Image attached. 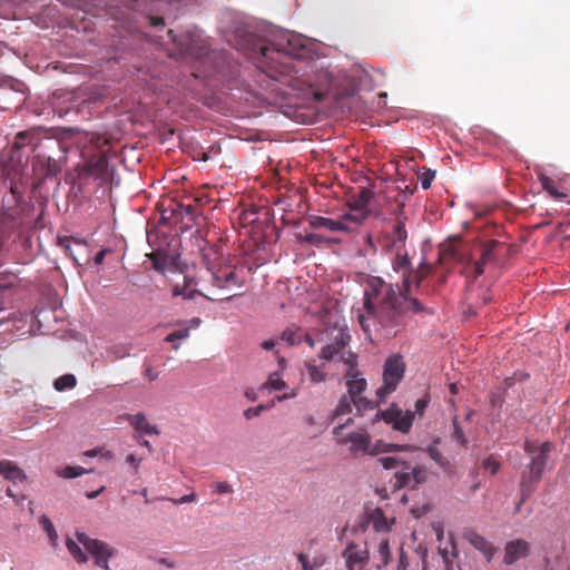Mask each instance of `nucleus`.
<instances>
[{
    "label": "nucleus",
    "instance_id": "1",
    "mask_svg": "<svg viewBox=\"0 0 570 570\" xmlns=\"http://www.w3.org/2000/svg\"><path fill=\"white\" fill-rule=\"evenodd\" d=\"M410 258L397 253L393 269L402 272L403 287L385 282L381 277L367 279L364 289L363 308L358 312V323L371 341L391 340L402 333L410 318L424 312L423 304L410 296L412 269Z\"/></svg>",
    "mask_w": 570,
    "mask_h": 570
},
{
    "label": "nucleus",
    "instance_id": "2",
    "mask_svg": "<svg viewBox=\"0 0 570 570\" xmlns=\"http://www.w3.org/2000/svg\"><path fill=\"white\" fill-rule=\"evenodd\" d=\"M304 50L305 47L296 35L282 31L275 35L274 40L269 43H254L250 57L257 60L259 68L269 72L271 77H275L274 71L283 73V68L287 66L286 62L281 61L282 57L299 58Z\"/></svg>",
    "mask_w": 570,
    "mask_h": 570
},
{
    "label": "nucleus",
    "instance_id": "3",
    "mask_svg": "<svg viewBox=\"0 0 570 570\" xmlns=\"http://www.w3.org/2000/svg\"><path fill=\"white\" fill-rule=\"evenodd\" d=\"M202 257L207 269V278L203 279L212 287L222 291L244 285V279L237 276L235 266L226 262L218 247L210 246L204 249Z\"/></svg>",
    "mask_w": 570,
    "mask_h": 570
},
{
    "label": "nucleus",
    "instance_id": "4",
    "mask_svg": "<svg viewBox=\"0 0 570 570\" xmlns=\"http://www.w3.org/2000/svg\"><path fill=\"white\" fill-rule=\"evenodd\" d=\"M90 145L97 151L90 154L89 149L82 150V163L77 165L76 171L80 180H108V157L107 150L104 149L108 145V139L99 135L90 138Z\"/></svg>",
    "mask_w": 570,
    "mask_h": 570
},
{
    "label": "nucleus",
    "instance_id": "5",
    "mask_svg": "<svg viewBox=\"0 0 570 570\" xmlns=\"http://www.w3.org/2000/svg\"><path fill=\"white\" fill-rule=\"evenodd\" d=\"M553 445L550 442H544L540 445L527 441L524 443V451L530 456L531 461L528 465L529 471L524 472L520 482V492L522 494V502L533 493L537 484L542 478L548 455L552 451Z\"/></svg>",
    "mask_w": 570,
    "mask_h": 570
},
{
    "label": "nucleus",
    "instance_id": "6",
    "mask_svg": "<svg viewBox=\"0 0 570 570\" xmlns=\"http://www.w3.org/2000/svg\"><path fill=\"white\" fill-rule=\"evenodd\" d=\"M379 462L385 470H395L394 489L397 490H414L417 487L426 483L430 476V471L425 465H411L407 461L400 456H383L379 459Z\"/></svg>",
    "mask_w": 570,
    "mask_h": 570
},
{
    "label": "nucleus",
    "instance_id": "7",
    "mask_svg": "<svg viewBox=\"0 0 570 570\" xmlns=\"http://www.w3.org/2000/svg\"><path fill=\"white\" fill-rule=\"evenodd\" d=\"M351 342V335L340 331L334 342L322 347L318 357L325 362L338 361L344 363L347 368L357 365V356L347 347Z\"/></svg>",
    "mask_w": 570,
    "mask_h": 570
},
{
    "label": "nucleus",
    "instance_id": "8",
    "mask_svg": "<svg viewBox=\"0 0 570 570\" xmlns=\"http://www.w3.org/2000/svg\"><path fill=\"white\" fill-rule=\"evenodd\" d=\"M353 422V419H347L344 424H340L333 430V435L336 442L341 445L350 444L351 454L364 455L371 451V435L364 430L360 429L350 433H344L345 428Z\"/></svg>",
    "mask_w": 570,
    "mask_h": 570
},
{
    "label": "nucleus",
    "instance_id": "9",
    "mask_svg": "<svg viewBox=\"0 0 570 570\" xmlns=\"http://www.w3.org/2000/svg\"><path fill=\"white\" fill-rule=\"evenodd\" d=\"M76 538L80 544L91 554L95 564L102 570H110L109 559L116 554V549L107 542L92 539L82 531H76Z\"/></svg>",
    "mask_w": 570,
    "mask_h": 570
},
{
    "label": "nucleus",
    "instance_id": "10",
    "mask_svg": "<svg viewBox=\"0 0 570 570\" xmlns=\"http://www.w3.org/2000/svg\"><path fill=\"white\" fill-rule=\"evenodd\" d=\"M405 364L400 355L390 356L384 364L383 385L377 389L376 394L384 399L396 390L397 384L404 376Z\"/></svg>",
    "mask_w": 570,
    "mask_h": 570
},
{
    "label": "nucleus",
    "instance_id": "11",
    "mask_svg": "<svg viewBox=\"0 0 570 570\" xmlns=\"http://www.w3.org/2000/svg\"><path fill=\"white\" fill-rule=\"evenodd\" d=\"M376 420L382 419L385 423L392 425L393 430L407 433L412 428L414 414L412 412L403 413L397 406L392 405L385 411L376 412Z\"/></svg>",
    "mask_w": 570,
    "mask_h": 570
},
{
    "label": "nucleus",
    "instance_id": "12",
    "mask_svg": "<svg viewBox=\"0 0 570 570\" xmlns=\"http://www.w3.org/2000/svg\"><path fill=\"white\" fill-rule=\"evenodd\" d=\"M342 557L345 560L347 570H363L370 560L366 546H360L353 542L344 549Z\"/></svg>",
    "mask_w": 570,
    "mask_h": 570
},
{
    "label": "nucleus",
    "instance_id": "13",
    "mask_svg": "<svg viewBox=\"0 0 570 570\" xmlns=\"http://www.w3.org/2000/svg\"><path fill=\"white\" fill-rule=\"evenodd\" d=\"M397 570H428V550L419 548L410 554L401 550Z\"/></svg>",
    "mask_w": 570,
    "mask_h": 570
},
{
    "label": "nucleus",
    "instance_id": "14",
    "mask_svg": "<svg viewBox=\"0 0 570 570\" xmlns=\"http://www.w3.org/2000/svg\"><path fill=\"white\" fill-rule=\"evenodd\" d=\"M196 212V207L191 204L185 205L174 199H169L168 204H161V219H171L176 220L183 219L186 216H194Z\"/></svg>",
    "mask_w": 570,
    "mask_h": 570
},
{
    "label": "nucleus",
    "instance_id": "15",
    "mask_svg": "<svg viewBox=\"0 0 570 570\" xmlns=\"http://www.w3.org/2000/svg\"><path fill=\"white\" fill-rule=\"evenodd\" d=\"M530 544L523 539H515L509 541L504 548L503 561L507 564H513L519 559L524 558L529 554Z\"/></svg>",
    "mask_w": 570,
    "mask_h": 570
},
{
    "label": "nucleus",
    "instance_id": "16",
    "mask_svg": "<svg viewBox=\"0 0 570 570\" xmlns=\"http://www.w3.org/2000/svg\"><path fill=\"white\" fill-rule=\"evenodd\" d=\"M345 379H346L348 396H351L353 399H357L366 390L367 383H366L365 379L360 376V372L357 371V365H353L347 368Z\"/></svg>",
    "mask_w": 570,
    "mask_h": 570
},
{
    "label": "nucleus",
    "instance_id": "17",
    "mask_svg": "<svg viewBox=\"0 0 570 570\" xmlns=\"http://www.w3.org/2000/svg\"><path fill=\"white\" fill-rule=\"evenodd\" d=\"M464 538L490 561L494 553V546L474 530H468Z\"/></svg>",
    "mask_w": 570,
    "mask_h": 570
},
{
    "label": "nucleus",
    "instance_id": "18",
    "mask_svg": "<svg viewBox=\"0 0 570 570\" xmlns=\"http://www.w3.org/2000/svg\"><path fill=\"white\" fill-rule=\"evenodd\" d=\"M128 422L134 426V429L141 434L147 435H158L159 430L156 425L149 423L147 417L142 413H137L132 415H128Z\"/></svg>",
    "mask_w": 570,
    "mask_h": 570
},
{
    "label": "nucleus",
    "instance_id": "19",
    "mask_svg": "<svg viewBox=\"0 0 570 570\" xmlns=\"http://www.w3.org/2000/svg\"><path fill=\"white\" fill-rule=\"evenodd\" d=\"M40 140L38 129H29L20 131L16 135L12 148L16 150H20L27 146L37 147Z\"/></svg>",
    "mask_w": 570,
    "mask_h": 570
},
{
    "label": "nucleus",
    "instance_id": "20",
    "mask_svg": "<svg viewBox=\"0 0 570 570\" xmlns=\"http://www.w3.org/2000/svg\"><path fill=\"white\" fill-rule=\"evenodd\" d=\"M414 450H416V448L411 444H396V443H385L383 441H377L375 444L371 443V451L367 454L376 455L379 453L404 452V451H414Z\"/></svg>",
    "mask_w": 570,
    "mask_h": 570
},
{
    "label": "nucleus",
    "instance_id": "21",
    "mask_svg": "<svg viewBox=\"0 0 570 570\" xmlns=\"http://www.w3.org/2000/svg\"><path fill=\"white\" fill-rule=\"evenodd\" d=\"M311 225L315 228H325L332 232H350L351 227L345 222L334 220L332 218L317 216L311 220Z\"/></svg>",
    "mask_w": 570,
    "mask_h": 570
},
{
    "label": "nucleus",
    "instance_id": "22",
    "mask_svg": "<svg viewBox=\"0 0 570 570\" xmlns=\"http://www.w3.org/2000/svg\"><path fill=\"white\" fill-rule=\"evenodd\" d=\"M0 475L13 482L26 480L24 472L17 464L8 460L0 461Z\"/></svg>",
    "mask_w": 570,
    "mask_h": 570
},
{
    "label": "nucleus",
    "instance_id": "23",
    "mask_svg": "<svg viewBox=\"0 0 570 570\" xmlns=\"http://www.w3.org/2000/svg\"><path fill=\"white\" fill-rule=\"evenodd\" d=\"M426 452L429 456L443 470V472L449 474L453 472V465L438 449V441L431 443L428 446Z\"/></svg>",
    "mask_w": 570,
    "mask_h": 570
},
{
    "label": "nucleus",
    "instance_id": "24",
    "mask_svg": "<svg viewBox=\"0 0 570 570\" xmlns=\"http://www.w3.org/2000/svg\"><path fill=\"white\" fill-rule=\"evenodd\" d=\"M405 222L406 216L403 212V206L399 207V213L396 215V223L393 226V244H404L407 237V233L405 230Z\"/></svg>",
    "mask_w": 570,
    "mask_h": 570
},
{
    "label": "nucleus",
    "instance_id": "25",
    "mask_svg": "<svg viewBox=\"0 0 570 570\" xmlns=\"http://www.w3.org/2000/svg\"><path fill=\"white\" fill-rule=\"evenodd\" d=\"M540 183L542 188L549 194V196L553 199L563 200L568 198V194L560 191L557 187L556 181L548 176H540Z\"/></svg>",
    "mask_w": 570,
    "mask_h": 570
},
{
    "label": "nucleus",
    "instance_id": "26",
    "mask_svg": "<svg viewBox=\"0 0 570 570\" xmlns=\"http://www.w3.org/2000/svg\"><path fill=\"white\" fill-rule=\"evenodd\" d=\"M376 567L380 569L386 566L391 558L390 543L389 540L383 539L379 542L377 551L373 556Z\"/></svg>",
    "mask_w": 570,
    "mask_h": 570
},
{
    "label": "nucleus",
    "instance_id": "27",
    "mask_svg": "<svg viewBox=\"0 0 570 570\" xmlns=\"http://www.w3.org/2000/svg\"><path fill=\"white\" fill-rule=\"evenodd\" d=\"M305 367L312 383H323L327 379V373L323 366L316 365L314 362H305Z\"/></svg>",
    "mask_w": 570,
    "mask_h": 570
},
{
    "label": "nucleus",
    "instance_id": "28",
    "mask_svg": "<svg viewBox=\"0 0 570 570\" xmlns=\"http://www.w3.org/2000/svg\"><path fill=\"white\" fill-rule=\"evenodd\" d=\"M190 282L191 281H189V282L184 281L183 285H178V284L175 285L173 288V295L174 296H183L186 299H193V298H195L196 295H203V293L199 292L198 289H188ZM204 296L208 299H213L212 297H209L205 294H204Z\"/></svg>",
    "mask_w": 570,
    "mask_h": 570
},
{
    "label": "nucleus",
    "instance_id": "29",
    "mask_svg": "<svg viewBox=\"0 0 570 570\" xmlns=\"http://www.w3.org/2000/svg\"><path fill=\"white\" fill-rule=\"evenodd\" d=\"M353 406L354 399L348 395H343L333 412V420L338 416L350 414L352 412Z\"/></svg>",
    "mask_w": 570,
    "mask_h": 570
},
{
    "label": "nucleus",
    "instance_id": "30",
    "mask_svg": "<svg viewBox=\"0 0 570 570\" xmlns=\"http://www.w3.org/2000/svg\"><path fill=\"white\" fill-rule=\"evenodd\" d=\"M39 523L42 527L43 531L47 533L50 544L52 547H57L58 534L51 520L46 514H42L40 517Z\"/></svg>",
    "mask_w": 570,
    "mask_h": 570
},
{
    "label": "nucleus",
    "instance_id": "31",
    "mask_svg": "<svg viewBox=\"0 0 570 570\" xmlns=\"http://www.w3.org/2000/svg\"><path fill=\"white\" fill-rule=\"evenodd\" d=\"M66 548L68 552L72 556V558L79 563L83 564L88 561L87 554L81 550L79 544L75 542L72 539L66 540Z\"/></svg>",
    "mask_w": 570,
    "mask_h": 570
},
{
    "label": "nucleus",
    "instance_id": "32",
    "mask_svg": "<svg viewBox=\"0 0 570 570\" xmlns=\"http://www.w3.org/2000/svg\"><path fill=\"white\" fill-rule=\"evenodd\" d=\"M356 213L353 214V213H347L345 215H343L338 220L340 222H345V224H347L351 228H352V225H361L367 217L366 213L362 209H354Z\"/></svg>",
    "mask_w": 570,
    "mask_h": 570
},
{
    "label": "nucleus",
    "instance_id": "33",
    "mask_svg": "<svg viewBox=\"0 0 570 570\" xmlns=\"http://www.w3.org/2000/svg\"><path fill=\"white\" fill-rule=\"evenodd\" d=\"M76 384L77 380L73 374H65L55 381L53 386L57 391L62 392L65 390L73 389Z\"/></svg>",
    "mask_w": 570,
    "mask_h": 570
},
{
    "label": "nucleus",
    "instance_id": "34",
    "mask_svg": "<svg viewBox=\"0 0 570 570\" xmlns=\"http://www.w3.org/2000/svg\"><path fill=\"white\" fill-rule=\"evenodd\" d=\"M377 406V403L368 400L364 396H360L354 399V407L356 409V414L362 416L366 411H372Z\"/></svg>",
    "mask_w": 570,
    "mask_h": 570
},
{
    "label": "nucleus",
    "instance_id": "35",
    "mask_svg": "<svg viewBox=\"0 0 570 570\" xmlns=\"http://www.w3.org/2000/svg\"><path fill=\"white\" fill-rule=\"evenodd\" d=\"M372 198V191L368 189H362L360 194L354 197L353 203L351 204V209H362L368 205Z\"/></svg>",
    "mask_w": 570,
    "mask_h": 570
},
{
    "label": "nucleus",
    "instance_id": "36",
    "mask_svg": "<svg viewBox=\"0 0 570 570\" xmlns=\"http://www.w3.org/2000/svg\"><path fill=\"white\" fill-rule=\"evenodd\" d=\"M78 246H83L85 244L80 240L75 239L73 237H60L58 239V245L65 250V253L70 256L73 261H77V257L72 250V244Z\"/></svg>",
    "mask_w": 570,
    "mask_h": 570
},
{
    "label": "nucleus",
    "instance_id": "37",
    "mask_svg": "<svg viewBox=\"0 0 570 570\" xmlns=\"http://www.w3.org/2000/svg\"><path fill=\"white\" fill-rule=\"evenodd\" d=\"M89 472H91V470H86L81 466L67 465L63 469L59 470L57 474L65 479H73Z\"/></svg>",
    "mask_w": 570,
    "mask_h": 570
},
{
    "label": "nucleus",
    "instance_id": "38",
    "mask_svg": "<svg viewBox=\"0 0 570 570\" xmlns=\"http://www.w3.org/2000/svg\"><path fill=\"white\" fill-rule=\"evenodd\" d=\"M285 381L279 376L278 373L269 374L267 381L264 383L263 387L268 390L281 391L286 389Z\"/></svg>",
    "mask_w": 570,
    "mask_h": 570
},
{
    "label": "nucleus",
    "instance_id": "39",
    "mask_svg": "<svg viewBox=\"0 0 570 570\" xmlns=\"http://www.w3.org/2000/svg\"><path fill=\"white\" fill-rule=\"evenodd\" d=\"M499 245V242L495 239H491L487 242L483 246L482 254L479 261L487 264L493 259V252L495 247Z\"/></svg>",
    "mask_w": 570,
    "mask_h": 570
},
{
    "label": "nucleus",
    "instance_id": "40",
    "mask_svg": "<svg viewBox=\"0 0 570 570\" xmlns=\"http://www.w3.org/2000/svg\"><path fill=\"white\" fill-rule=\"evenodd\" d=\"M149 258L153 262V266L156 271L160 273H165L167 267V256L163 255L158 252H154L149 255Z\"/></svg>",
    "mask_w": 570,
    "mask_h": 570
},
{
    "label": "nucleus",
    "instance_id": "41",
    "mask_svg": "<svg viewBox=\"0 0 570 570\" xmlns=\"http://www.w3.org/2000/svg\"><path fill=\"white\" fill-rule=\"evenodd\" d=\"M431 266L426 263L420 264L419 268L413 272L412 271V277L411 282H415L417 285L431 273Z\"/></svg>",
    "mask_w": 570,
    "mask_h": 570
},
{
    "label": "nucleus",
    "instance_id": "42",
    "mask_svg": "<svg viewBox=\"0 0 570 570\" xmlns=\"http://www.w3.org/2000/svg\"><path fill=\"white\" fill-rule=\"evenodd\" d=\"M12 296V284L0 285V311H3Z\"/></svg>",
    "mask_w": 570,
    "mask_h": 570
},
{
    "label": "nucleus",
    "instance_id": "43",
    "mask_svg": "<svg viewBox=\"0 0 570 570\" xmlns=\"http://www.w3.org/2000/svg\"><path fill=\"white\" fill-rule=\"evenodd\" d=\"M281 338L282 341H285L289 345H296L301 343V336L289 328L283 331Z\"/></svg>",
    "mask_w": 570,
    "mask_h": 570
},
{
    "label": "nucleus",
    "instance_id": "44",
    "mask_svg": "<svg viewBox=\"0 0 570 570\" xmlns=\"http://www.w3.org/2000/svg\"><path fill=\"white\" fill-rule=\"evenodd\" d=\"M188 336H189V327H186V328H181V330L175 331L173 333H169L165 337V341L168 343H174L177 340H185Z\"/></svg>",
    "mask_w": 570,
    "mask_h": 570
},
{
    "label": "nucleus",
    "instance_id": "45",
    "mask_svg": "<svg viewBox=\"0 0 570 570\" xmlns=\"http://www.w3.org/2000/svg\"><path fill=\"white\" fill-rule=\"evenodd\" d=\"M453 428L454 429L452 432V439L464 446L468 443V441L464 436L463 430L461 429L456 420L453 421Z\"/></svg>",
    "mask_w": 570,
    "mask_h": 570
},
{
    "label": "nucleus",
    "instance_id": "46",
    "mask_svg": "<svg viewBox=\"0 0 570 570\" xmlns=\"http://www.w3.org/2000/svg\"><path fill=\"white\" fill-rule=\"evenodd\" d=\"M85 455L90 456V458L101 455L106 460H110L114 456L111 451L104 450L101 448H95V449L88 450L85 452Z\"/></svg>",
    "mask_w": 570,
    "mask_h": 570
},
{
    "label": "nucleus",
    "instance_id": "47",
    "mask_svg": "<svg viewBox=\"0 0 570 570\" xmlns=\"http://www.w3.org/2000/svg\"><path fill=\"white\" fill-rule=\"evenodd\" d=\"M482 466L483 469L489 470L491 474H495L500 469V463L492 456H489L483 460Z\"/></svg>",
    "mask_w": 570,
    "mask_h": 570
},
{
    "label": "nucleus",
    "instance_id": "48",
    "mask_svg": "<svg viewBox=\"0 0 570 570\" xmlns=\"http://www.w3.org/2000/svg\"><path fill=\"white\" fill-rule=\"evenodd\" d=\"M267 407L263 404H259L255 407H248L247 410L244 411V416L247 420H252L253 417L259 416L262 412L265 411Z\"/></svg>",
    "mask_w": 570,
    "mask_h": 570
},
{
    "label": "nucleus",
    "instance_id": "49",
    "mask_svg": "<svg viewBox=\"0 0 570 570\" xmlns=\"http://www.w3.org/2000/svg\"><path fill=\"white\" fill-rule=\"evenodd\" d=\"M213 487L215 488V491L219 494L233 492L232 485L229 483H227L226 481L216 482L213 484Z\"/></svg>",
    "mask_w": 570,
    "mask_h": 570
},
{
    "label": "nucleus",
    "instance_id": "50",
    "mask_svg": "<svg viewBox=\"0 0 570 570\" xmlns=\"http://www.w3.org/2000/svg\"><path fill=\"white\" fill-rule=\"evenodd\" d=\"M434 178V171L428 170L421 177V186L423 189H429L431 187L432 179Z\"/></svg>",
    "mask_w": 570,
    "mask_h": 570
},
{
    "label": "nucleus",
    "instance_id": "51",
    "mask_svg": "<svg viewBox=\"0 0 570 570\" xmlns=\"http://www.w3.org/2000/svg\"><path fill=\"white\" fill-rule=\"evenodd\" d=\"M174 504H184L196 501V494L194 492L183 495L179 499H170Z\"/></svg>",
    "mask_w": 570,
    "mask_h": 570
},
{
    "label": "nucleus",
    "instance_id": "52",
    "mask_svg": "<svg viewBox=\"0 0 570 570\" xmlns=\"http://www.w3.org/2000/svg\"><path fill=\"white\" fill-rule=\"evenodd\" d=\"M141 458L136 456L135 454H128L126 458V462L130 465H132L136 470L139 468V464L141 462Z\"/></svg>",
    "mask_w": 570,
    "mask_h": 570
},
{
    "label": "nucleus",
    "instance_id": "53",
    "mask_svg": "<svg viewBox=\"0 0 570 570\" xmlns=\"http://www.w3.org/2000/svg\"><path fill=\"white\" fill-rule=\"evenodd\" d=\"M426 405H428V401L425 399L416 400L415 404H414L415 412H417L422 415Z\"/></svg>",
    "mask_w": 570,
    "mask_h": 570
},
{
    "label": "nucleus",
    "instance_id": "54",
    "mask_svg": "<svg viewBox=\"0 0 570 570\" xmlns=\"http://www.w3.org/2000/svg\"><path fill=\"white\" fill-rule=\"evenodd\" d=\"M298 395L297 389H292L289 393H285L283 395H277L276 401L283 402L288 399H294Z\"/></svg>",
    "mask_w": 570,
    "mask_h": 570
},
{
    "label": "nucleus",
    "instance_id": "55",
    "mask_svg": "<svg viewBox=\"0 0 570 570\" xmlns=\"http://www.w3.org/2000/svg\"><path fill=\"white\" fill-rule=\"evenodd\" d=\"M484 263L481 261L474 262V278L481 276L484 273Z\"/></svg>",
    "mask_w": 570,
    "mask_h": 570
},
{
    "label": "nucleus",
    "instance_id": "56",
    "mask_svg": "<svg viewBox=\"0 0 570 570\" xmlns=\"http://www.w3.org/2000/svg\"><path fill=\"white\" fill-rule=\"evenodd\" d=\"M298 560L302 563L303 570H313V567L309 566L307 558L304 554L298 556Z\"/></svg>",
    "mask_w": 570,
    "mask_h": 570
},
{
    "label": "nucleus",
    "instance_id": "57",
    "mask_svg": "<svg viewBox=\"0 0 570 570\" xmlns=\"http://www.w3.org/2000/svg\"><path fill=\"white\" fill-rule=\"evenodd\" d=\"M443 560L445 563V570H455V566H454L453 561H451L449 559L448 552L443 553Z\"/></svg>",
    "mask_w": 570,
    "mask_h": 570
},
{
    "label": "nucleus",
    "instance_id": "58",
    "mask_svg": "<svg viewBox=\"0 0 570 570\" xmlns=\"http://www.w3.org/2000/svg\"><path fill=\"white\" fill-rule=\"evenodd\" d=\"M106 253L107 250L102 249V250H99L96 256H95V263L96 264H102L104 259H105V256H106Z\"/></svg>",
    "mask_w": 570,
    "mask_h": 570
},
{
    "label": "nucleus",
    "instance_id": "59",
    "mask_svg": "<svg viewBox=\"0 0 570 570\" xmlns=\"http://www.w3.org/2000/svg\"><path fill=\"white\" fill-rule=\"evenodd\" d=\"M149 21L154 27L164 26V19L161 17H150Z\"/></svg>",
    "mask_w": 570,
    "mask_h": 570
},
{
    "label": "nucleus",
    "instance_id": "60",
    "mask_svg": "<svg viewBox=\"0 0 570 570\" xmlns=\"http://www.w3.org/2000/svg\"><path fill=\"white\" fill-rule=\"evenodd\" d=\"M274 346H275V341H273V340H267V341H264V342L262 343V347H263L264 350H267V351L273 350V348H274Z\"/></svg>",
    "mask_w": 570,
    "mask_h": 570
},
{
    "label": "nucleus",
    "instance_id": "61",
    "mask_svg": "<svg viewBox=\"0 0 570 570\" xmlns=\"http://www.w3.org/2000/svg\"><path fill=\"white\" fill-rule=\"evenodd\" d=\"M200 323H202V320L199 317H194L189 321V324H190L189 328L190 327L195 328V327L199 326Z\"/></svg>",
    "mask_w": 570,
    "mask_h": 570
},
{
    "label": "nucleus",
    "instance_id": "62",
    "mask_svg": "<svg viewBox=\"0 0 570 570\" xmlns=\"http://www.w3.org/2000/svg\"><path fill=\"white\" fill-rule=\"evenodd\" d=\"M146 376L150 380V381H154L156 380L157 375L153 372V370L150 367H148L146 370Z\"/></svg>",
    "mask_w": 570,
    "mask_h": 570
},
{
    "label": "nucleus",
    "instance_id": "63",
    "mask_svg": "<svg viewBox=\"0 0 570 570\" xmlns=\"http://www.w3.org/2000/svg\"><path fill=\"white\" fill-rule=\"evenodd\" d=\"M104 490H105V488H104V487H101L98 491H95V492H92V493H88V494H87V497H88L89 499H95V498H97V497H98V495H99Z\"/></svg>",
    "mask_w": 570,
    "mask_h": 570
},
{
    "label": "nucleus",
    "instance_id": "64",
    "mask_svg": "<svg viewBox=\"0 0 570 570\" xmlns=\"http://www.w3.org/2000/svg\"><path fill=\"white\" fill-rule=\"evenodd\" d=\"M246 397H248L249 400L254 401L256 400V394L254 391H247L246 392Z\"/></svg>",
    "mask_w": 570,
    "mask_h": 570
}]
</instances>
